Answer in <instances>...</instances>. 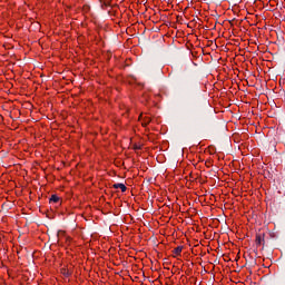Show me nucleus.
I'll list each match as a JSON object with an SVG mask.
<instances>
[{
    "label": "nucleus",
    "mask_w": 285,
    "mask_h": 285,
    "mask_svg": "<svg viewBox=\"0 0 285 285\" xmlns=\"http://www.w3.org/2000/svg\"><path fill=\"white\" fill-rule=\"evenodd\" d=\"M139 148H140L139 146H135V150H139Z\"/></svg>",
    "instance_id": "nucleus-7"
},
{
    "label": "nucleus",
    "mask_w": 285,
    "mask_h": 285,
    "mask_svg": "<svg viewBox=\"0 0 285 285\" xmlns=\"http://www.w3.org/2000/svg\"><path fill=\"white\" fill-rule=\"evenodd\" d=\"M62 275H65V277H69L70 272H68V271H66V269H62Z\"/></svg>",
    "instance_id": "nucleus-6"
},
{
    "label": "nucleus",
    "mask_w": 285,
    "mask_h": 285,
    "mask_svg": "<svg viewBox=\"0 0 285 285\" xmlns=\"http://www.w3.org/2000/svg\"><path fill=\"white\" fill-rule=\"evenodd\" d=\"M181 250H184V246H178L174 249L175 255H181Z\"/></svg>",
    "instance_id": "nucleus-4"
},
{
    "label": "nucleus",
    "mask_w": 285,
    "mask_h": 285,
    "mask_svg": "<svg viewBox=\"0 0 285 285\" xmlns=\"http://www.w3.org/2000/svg\"><path fill=\"white\" fill-rule=\"evenodd\" d=\"M255 242H256V246H262V243L264 242V235L257 234Z\"/></svg>",
    "instance_id": "nucleus-2"
},
{
    "label": "nucleus",
    "mask_w": 285,
    "mask_h": 285,
    "mask_svg": "<svg viewBox=\"0 0 285 285\" xmlns=\"http://www.w3.org/2000/svg\"><path fill=\"white\" fill-rule=\"evenodd\" d=\"M59 200H60V198H59V196H57V195H52L51 197H50V199H49V202H50V204H59Z\"/></svg>",
    "instance_id": "nucleus-3"
},
{
    "label": "nucleus",
    "mask_w": 285,
    "mask_h": 285,
    "mask_svg": "<svg viewBox=\"0 0 285 285\" xmlns=\"http://www.w3.org/2000/svg\"><path fill=\"white\" fill-rule=\"evenodd\" d=\"M148 124H150V117H145L142 120V126H147Z\"/></svg>",
    "instance_id": "nucleus-5"
},
{
    "label": "nucleus",
    "mask_w": 285,
    "mask_h": 285,
    "mask_svg": "<svg viewBox=\"0 0 285 285\" xmlns=\"http://www.w3.org/2000/svg\"><path fill=\"white\" fill-rule=\"evenodd\" d=\"M112 188L117 190V188H120L121 193H126L128 190V187L124 183H117L112 185Z\"/></svg>",
    "instance_id": "nucleus-1"
}]
</instances>
